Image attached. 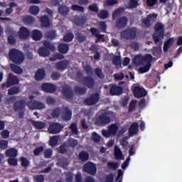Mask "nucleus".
<instances>
[{
	"label": "nucleus",
	"instance_id": "obj_1",
	"mask_svg": "<svg viewBox=\"0 0 182 182\" xmlns=\"http://www.w3.org/2000/svg\"><path fill=\"white\" fill-rule=\"evenodd\" d=\"M154 33L153 34V39L155 45L157 47L153 48V55L156 58H160L161 55V45L163 43V39H164V25L161 22H158L154 26Z\"/></svg>",
	"mask_w": 182,
	"mask_h": 182
},
{
	"label": "nucleus",
	"instance_id": "obj_2",
	"mask_svg": "<svg viewBox=\"0 0 182 182\" xmlns=\"http://www.w3.org/2000/svg\"><path fill=\"white\" fill-rule=\"evenodd\" d=\"M18 97H10L8 99V102L10 103H14L13 109L14 112L18 114L19 119H23V117L25 116V109L26 107V101L25 100H20L16 101Z\"/></svg>",
	"mask_w": 182,
	"mask_h": 182
},
{
	"label": "nucleus",
	"instance_id": "obj_3",
	"mask_svg": "<svg viewBox=\"0 0 182 182\" xmlns=\"http://www.w3.org/2000/svg\"><path fill=\"white\" fill-rule=\"evenodd\" d=\"M9 58L10 60L16 65H21V63H23V61L25 60V55L23 53L16 48H12L9 51Z\"/></svg>",
	"mask_w": 182,
	"mask_h": 182
},
{
	"label": "nucleus",
	"instance_id": "obj_4",
	"mask_svg": "<svg viewBox=\"0 0 182 182\" xmlns=\"http://www.w3.org/2000/svg\"><path fill=\"white\" fill-rule=\"evenodd\" d=\"M120 36L122 39H125V41H133L137 37V28H127L120 33Z\"/></svg>",
	"mask_w": 182,
	"mask_h": 182
},
{
	"label": "nucleus",
	"instance_id": "obj_5",
	"mask_svg": "<svg viewBox=\"0 0 182 182\" xmlns=\"http://www.w3.org/2000/svg\"><path fill=\"white\" fill-rule=\"evenodd\" d=\"M117 132H119V126L116 124H110L108 127V129H102V133L104 137H112V136H116Z\"/></svg>",
	"mask_w": 182,
	"mask_h": 182
},
{
	"label": "nucleus",
	"instance_id": "obj_6",
	"mask_svg": "<svg viewBox=\"0 0 182 182\" xmlns=\"http://www.w3.org/2000/svg\"><path fill=\"white\" fill-rule=\"evenodd\" d=\"M83 171L90 176H96V173H97V166L93 162L88 161L84 164Z\"/></svg>",
	"mask_w": 182,
	"mask_h": 182
},
{
	"label": "nucleus",
	"instance_id": "obj_7",
	"mask_svg": "<svg viewBox=\"0 0 182 182\" xmlns=\"http://www.w3.org/2000/svg\"><path fill=\"white\" fill-rule=\"evenodd\" d=\"M15 85H19V79H18L16 76L14 75V74L10 73L6 83L1 85V89L11 87V86H14Z\"/></svg>",
	"mask_w": 182,
	"mask_h": 182
},
{
	"label": "nucleus",
	"instance_id": "obj_8",
	"mask_svg": "<svg viewBox=\"0 0 182 182\" xmlns=\"http://www.w3.org/2000/svg\"><path fill=\"white\" fill-rule=\"evenodd\" d=\"M110 123V117L107 116V112H103L95 120V124L97 126H106Z\"/></svg>",
	"mask_w": 182,
	"mask_h": 182
},
{
	"label": "nucleus",
	"instance_id": "obj_9",
	"mask_svg": "<svg viewBox=\"0 0 182 182\" xmlns=\"http://www.w3.org/2000/svg\"><path fill=\"white\" fill-rule=\"evenodd\" d=\"M157 19V14H150L146 18L141 20V26L144 28H150L151 22H154Z\"/></svg>",
	"mask_w": 182,
	"mask_h": 182
},
{
	"label": "nucleus",
	"instance_id": "obj_10",
	"mask_svg": "<svg viewBox=\"0 0 182 182\" xmlns=\"http://www.w3.org/2000/svg\"><path fill=\"white\" fill-rule=\"evenodd\" d=\"M99 99H100V95L98 93H94L85 98L84 103L86 106H95L99 102Z\"/></svg>",
	"mask_w": 182,
	"mask_h": 182
},
{
	"label": "nucleus",
	"instance_id": "obj_11",
	"mask_svg": "<svg viewBox=\"0 0 182 182\" xmlns=\"http://www.w3.org/2000/svg\"><path fill=\"white\" fill-rule=\"evenodd\" d=\"M129 22V18L126 17V16L119 17L118 19L115 21V28L117 29H124L127 26V23Z\"/></svg>",
	"mask_w": 182,
	"mask_h": 182
},
{
	"label": "nucleus",
	"instance_id": "obj_12",
	"mask_svg": "<svg viewBox=\"0 0 182 182\" xmlns=\"http://www.w3.org/2000/svg\"><path fill=\"white\" fill-rule=\"evenodd\" d=\"M80 82L88 89H93L95 87V79L90 76L82 77Z\"/></svg>",
	"mask_w": 182,
	"mask_h": 182
},
{
	"label": "nucleus",
	"instance_id": "obj_13",
	"mask_svg": "<svg viewBox=\"0 0 182 182\" xmlns=\"http://www.w3.org/2000/svg\"><path fill=\"white\" fill-rule=\"evenodd\" d=\"M133 94L136 99H140L147 96V91H146V90L141 87L135 86L134 87Z\"/></svg>",
	"mask_w": 182,
	"mask_h": 182
},
{
	"label": "nucleus",
	"instance_id": "obj_14",
	"mask_svg": "<svg viewBox=\"0 0 182 182\" xmlns=\"http://www.w3.org/2000/svg\"><path fill=\"white\" fill-rule=\"evenodd\" d=\"M63 129V126L59 123L54 122L49 126L48 132L50 134H58V133H60V132H62Z\"/></svg>",
	"mask_w": 182,
	"mask_h": 182
},
{
	"label": "nucleus",
	"instance_id": "obj_15",
	"mask_svg": "<svg viewBox=\"0 0 182 182\" xmlns=\"http://www.w3.org/2000/svg\"><path fill=\"white\" fill-rule=\"evenodd\" d=\"M41 89L46 93H55L57 90L56 85L49 83V82H44L41 85Z\"/></svg>",
	"mask_w": 182,
	"mask_h": 182
},
{
	"label": "nucleus",
	"instance_id": "obj_16",
	"mask_svg": "<svg viewBox=\"0 0 182 182\" xmlns=\"http://www.w3.org/2000/svg\"><path fill=\"white\" fill-rule=\"evenodd\" d=\"M61 92L65 99H73V96H75L73 91H72V87L69 85L63 87Z\"/></svg>",
	"mask_w": 182,
	"mask_h": 182
},
{
	"label": "nucleus",
	"instance_id": "obj_17",
	"mask_svg": "<svg viewBox=\"0 0 182 182\" xmlns=\"http://www.w3.org/2000/svg\"><path fill=\"white\" fill-rule=\"evenodd\" d=\"M41 28H50V19L49 16L44 15L39 18Z\"/></svg>",
	"mask_w": 182,
	"mask_h": 182
},
{
	"label": "nucleus",
	"instance_id": "obj_18",
	"mask_svg": "<svg viewBox=\"0 0 182 182\" xmlns=\"http://www.w3.org/2000/svg\"><path fill=\"white\" fill-rule=\"evenodd\" d=\"M31 35V31L26 27H21L18 31V37L20 39H28Z\"/></svg>",
	"mask_w": 182,
	"mask_h": 182
},
{
	"label": "nucleus",
	"instance_id": "obj_19",
	"mask_svg": "<svg viewBox=\"0 0 182 182\" xmlns=\"http://www.w3.org/2000/svg\"><path fill=\"white\" fill-rule=\"evenodd\" d=\"M109 92L112 95V96H117L123 93V88L120 86L114 85L111 87Z\"/></svg>",
	"mask_w": 182,
	"mask_h": 182
},
{
	"label": "nucleus",
	"instance_id": "obj_20",
	"mask_svg": "<svg viewBox=\"0 0 182 182\" xmlns=\"http://www.w3.org/2000/svg\"><path fill=\"white\" fill-rule=\"evenodd\" d=\"M58 50L63 55H66L70 50V46L68 43H61L58 46Z\"/></svg>",
	"mask_w": 182,
	"mask_h": 182
},
{
	"label": "nucleus",
	"instance_id": "obj_21",
	"mask_svg": "<svg viewBox=\"0 0 182 182\" xmlns=\"http://www.w3.org/2000/svg\"><path fill=\"white\" fill-rule=\"evenodd\" d=\"M45 76H46V71L43 68H40L35 74V79L38 81H42L45 79Z\"/></svg>",
	"mask_w": 182,
	"mask_h": 182
},
{
	"label": "nucleus",
	"instance_id": "obj_22",
	"mask_svg": "<svg viewBox=\"0 0 182 182\" xmlns=\"http://www.w3.org/2000/svg\"><path fill=\"white\" fill-rule=\"evenodd\" d=\"M87 19L86 17L85 16H75L73 19V23H75V25H76V26H83V25H85V23H86L87 22Z\"/></svg>",
	"mask_w": 182,
	"mask_h": 182
},
{
	"label": "nucleus",
	"instance_id": "obj_23",
	"mask_svg": "<svg viewBox=\"0 0 182 182\" xmlns=\"http://www.w3.org/2000/svg\"><path fill=\"white\" fill-rule=\"evenodd\" d=\"M62 117L65 122H69L72 119V110L69 107H65L63 109V115Z\"/></svg>",
	"mask_w": 182,
	"mask_h": 182
},
{
	"label": "nucleus",
	"instance_id": "obj_24",
	"mask_svg": "<svg viewBox=\"0 0 182 182\" xmlns=\"http://www.w3.org/2000/svg\"><path fill=\"white\" fill-rule=\"evenodd\" d=\"M69 65V60H62L55 64V68L58 70H65Z\"/></svg>",
	"mask_w": 182,
	"mask_h": 182
},
{
	"label": "nucleus",
	"instance_id": "obj_25",
	"mask_svg": "<svg viewBox=\"0 0 182 182\" xmlns=\"http://www.w3.org/2000/svg\"><path fill=\"white\" fill-rule=\"evenodd\" d=\"M137 133H139V123L134 122L129 127V134L130 136H134Z\"/></svg>",
	"mask_w": 182,
	"mask_h": 182
},
{
	"label": "nucleus",
	"instance_id": "obj_26",
	"mask_svg": "<svg viewBox=\"0 0 182 182\" xmlns=\"http://www.w3.org/2000/svg\"><path fill=\"white\" fill-rule=\"evenodd\" d=\"M31 124L35 127V129H37L38 130H41L42 129H45L46 126V123L41 121H31Z\"/></svg>",
	"mask_w": 182,
	"mask_h": 182
},
{
	"label": "nucleus",
	"instance_id": "obj_27",
	"mask_svg": "<svg viewBox=\"0 0 182 182\" xmlns=\"http://www.w3.org/2000/svg\"><path fill=\"white\" fill-rule=\"evenodd\" d=\"M114 154L116 160H124V156H123V154L122 153V150H120V148L115 146L114 150Z\"/></svg>",
	"mask_w": 182,
	"mask_h": 182
},
{
	"label": "nucleus",
	"instance_id": "obj_28",
	"mask_svg": "<svg viewBox=\"0 0 182 182\" xmlns=\"http://www.w3.org/2000/svg\"><path fill=\"white\" fill-rule=\"evenodd\" d=\"M74 92L75 93H77L80 96H83V95H86L87 90L85 87H80L78 85H75L74 87Z\"/></svg>",
	"mask_w": 182,
	"mask_h": 182
},
{
	"label": "nucleus",
	"instance_id": "obj_29",
	"mask_svg": "<svg viewBox=\"0 0 182 182\" xmlns=\"http://www.w3.org/2000/svg\"><path fill=\"white\" fill-rule=\"evenodd\" d=\"M31 38L33 41H41L42 39V32L39 30H33L31 33Z\"/></svg>",
	"mask_w": 182,
	"mask_h": 182
},
{
	"label": "nucleus",
	"instance_id": "obj_30",
	"mask_svg": "<svg viewBox=\"0 0 182 182\" xmlns=\"http://www.w3.org/2000/svg\"><path fill=\"white\" fill-rule=\"evenodd\" d=\"M43 47L47 50H49V52H55L56 48H55V46L53 44L50 43L48 41H45L43 42Z\"/></svg>",
	"mask_w": 182,
	"mask_h": 182
},
{
	"label": "nucleus",
	"instance_id": "obj_31",
	"mask_svg": "<svg viewBox=\"0 0 182 182\" xmlns=\"http://www.w3.org/2000/svg\"><path fill=\"white\" fill-rule=\"evenodd\" d=\"M70 12L69 8L64 5H60L58 6V13L63 16H66Z\"/></svg>",
	"mask_w": 182,
	"mask_h": 182
},
{
	"label": "nucleus",
	"instance_id": "obj_32",
	"mask_svg": "<svg viewBox=\"0 0 182 182\" xmlns=\"http://www.w3.org/2000/svg\"><path fill=\"white\" fill-rule=\"evenodd\" d=\"M124 12V8L123 7H119L117 9H116L113 13H112V19L113 21H115L117 18H119L122 16V14Z\"/></svg>",
	"mask_w": 182,
	"mask_h": 182
},
{
	"label": "nucleus",
	"instance_id": "obj_33",
	"mask_svg": "<svg viewBox=\"0 0 182 182\" xmlns=\"http://www.w3.org/2000/svg\"><path fill=\"white\" fill-rule=\"evenodd\" d=\"M31 107L32 109L41 110L42 109H45V107H46L45 106V104H43V102H39L38 101H33V102L31 103Z\"/></svg>",
	"mask_w": 182,
	"mask_h": 182
},
{
	"label": "nucleus",
	"instance_id": "obj_34",
	"mask_svg": "<svg viewBox=\"0 0 182 182\" xmlns=\"http://www.w3.org/2000/svg\"><path fill=\"white\" fill-rule=\"evenodd\" d=\"M174 43V38H168L164 45V52H167L171 46Z\"/></svg>",
	"mask_w": 182,
	"mask_h": 182
},
{
	"label": "nucleus",
	"instance_id": "obj_35",
	"mask_svg": "<svg viewBox=\"0 0 182 182\" xmlns=\"http://www.w3.org/2000/svg\"><path fill=\"white\" fill-rule=\"evenodd\" d=\"M134 65H136V66H140L141 65H144V62L143 60V56L141 55H138L134 57L133 60Z\"/></svg>",
	"mask_w": 182,
	"mask_h": 182
},
{
	"label": "nucleus",
	"instance_id": "obj_36",
	"mask_svg": "<svg viewBox=\"0 0 182 182\" xmlns=\"http://www.w3.org/2000/svg\"><path fill=\"white\" fill-rule=\"evenodd\" d=\"M6 156L7 157H16L18 156V149L10 148L6 151Z\"/></svg>",
	"mask_w": 182,
	"mask_h": 182
},
{
	"label": "nucleus",
	"instance_id": "obj_37",
	"mask_svg": "<svg viewBox=\"0 0 182 182\" xmlns=\"http://www.w3.org/2000/svg\"><path fill=\"white\" fill-rule=\"evenodd\" d=\"M10 68L11 69L12 72H14V73H16V75H22L23 73V70L15 64H11Z\"/></svg>",
	"mask_w": 182,
	"mask_h": 182
},
{
	"label": "nucleus",
	"instance_id": "obj_38",
	"mask_svg": "<svg viewBox=\"0 0 182 182\" xmlns=\"http://www.w3.org/2000/svg\"><path fill=\"white\" fill-rule=\"evenodd\" d=\"M38 54L40 56H42V58H46L50 55V52L44 47H40L38 48Z\"/></svg>",
	"mask_w": 182,
	"mask_h": 182
},
{
	"label": "nucleus",
	"instance_id": "obj_39",
	"mask_svg": "<svg viewBox=\"0 0 182 182\" xmlns=\"http://www.w3.org/2000/svg\"><path fill=\"white\" fill-rule=\"evenodd\" d=\"M18 93H21V87H12L8 90V95L9 96H13L14 95H18Z\"/></svg>",
	"mask_w": 182,
	"mask_h": 182
},
{
	"label": "nucleus",
	"instance_id": "obj_40",
	"mask_svg": "<svg viewBox=\"0 0 182 182\" xmlns=\"http://www.w3.org/2000/svg\"><path fill=\"white\" fill-rule=\"evenodd\" d=\"M20 161L21 167H23L24 168H28V167H29L31 164L29 159H26L25 156H21Z\"/></svg>",
	"mask_w": 182,
	"mask_h": 182
},
{
	"label": "nucleus",
	"instance_id": "obj_41",
	"mask_svg": "<svg viewBox=\"0 0 182 182\" xmlns=\"http://www.w3.org/2000/svg\"><path fill=\"white\" fill-rule=\"evenodd\" d=\"M119 166H120V164L117 162L110 161L107 164V166L109 170H114V171L119 168Z\"/></svg>",
	"mask_w": 182,
	"mask_h": 182
},
{
	"label": "nucleus",
	"instance_id": "obj_42",
	"mask_svg": "<svg viewBox=\"0 0 182 182\" xmlns=\"http://www.w3.org/2000/svg\"><path fill=\"white\" fill-rule=\"evenodd\" d=\"M23 22L25 25H32L35 22V18L31 16H26L23 18Z\"/></svg>",
	"mask_w": 182,
	"mask_h": 182
},
{
	"label": "nucleus",
	"instance_id": "obj_43",
	"mask_svg": "<svg viewBox=\"0 0 182 182\" xmlns=\"http://www.w3.org/2000/svg\"><path fill=\"white\" fill-rule=\"evenodd\" d=\"M56 31L53 30L47 31L46 33V38H47V39H50V41H53V39H56Z\"/></svg>",
	"mask_w": 182,
	"mask_h": 182
},
{
	"label": "nucleus",
	"instance_id": "obj_44",
	"mask_svg": "<svg viewBox=\"0 0 182 182\" xmlns=\"http://www.w3.org/2000/svg\"><path fill=\"white\" fill-rule=\"evenodd\" d=\"M60 112H62L61 107H57L51 112V116L53 119H58L60 116Z\"/></svg>",
	"mask_w": 182,
	"mask_h": 182
},
{
	"label": "nucleus",
	"instance_id": "obj_45",
	"mask_svg": "<svg viewBox=\"0 0 182 182\" xmlns=\"http://www.w3.org/2000/svg\"><path fill=\"white\" fill-rule=\"evenodd\" d=\"M79 159L81 161H87V160H89V154L85 151H82L79 154Z\"/></svg>",
	"mask_w": 182,
	"mask_h": 182
},
{
	"label": "nucleus",
	"instance_id": "obj_46",
	"mask_svg": "<svg viewBox=\"0 0 182 182\" xmlns=\"http://www.w3.org/2000/svg\"><path fill=\"white\" fill-rule=\"evenodd\" d=\"M144 60V65L146 63V65H151V62L153 60V56L150 54H146L145 55L142 56Z\"/></svg>",
	"mask_w": 182,
	"mask_h": 182
},
{
	"label": "nucleus",
	"instance_id": "obj_47",
	"mask_svg": "<svg viewBox=\"0 0 182 182\" xmlns=\"http://www.w3.org/2000/svg\"><path fill=\"white\" fill-rule=\"evenodd\" d=\"M139 6V1L137 0H129L128 4V9H136Z\"/></svg>",
	"mask_w": 182,
	"mask_h": 182
},
{
	"label": "nucleus",
	"instance_id": "obj_48",
	"mask_svg": "<svg viewBox=\"0 0 182 182\" xmlns=\"http://www.w3.org/2000/svg\"><path fill=\"white\" fill-rule=\"evenodd\" d=\"M98 18L100 19H107L109 18V11L107 10H102L98 14Z\"/></svg>",
	"mask_w": 182,
	"mask_h": 182
},
{
	"label": "nucleus",
	"instance_id": "obj_49",
	"mask_svg": "<svg viewBox=\"0 0 182 182\" xmlns=\"http://www.w3.org/2000/svg\"><path fill=\"white\" fill-rule=\"evenodd\" d=\"M15 6H18V4H16L15 2H11L9 4V8L6 9V15H11V14L14 12V8H15Z\"/></svg>",
	"mask_w": 182,
	"mask_h": 182
},
{
	"label": "nucleus",
	"instance_id": "obj_50",
	"mask_svg": "<svg viewBox=\"0 0 182 182\" xmlns=\"http://www.w3.org/2000/svg\"><path fill=\"white\" fill-rule=\"evenodd\" d=\"M90 50L95 53L94 59H95V60H99L100 59V53L97 51V48L92 46Z\"/></svg>",
	"mask_w": 182,
	"mask_h": 182
},
{
	"label": "nucleus",
	"instance_id": "obj_51",
	"mask_svg": "<svg viewBox=\"0 0 182 182\" xmlns=\"http://www.w3.org/2000/svg\"><path fill=\"white\" fill-rule=\"evenodd\" d=\"M75 38V36L72 33H66L63 37L64 42H72Z\"/></svg>",
	"mask_w": 182,
	"mask_h": 182
},
{
	"label": "nucleus",
	"instance_id": "obj_52",
	"mask_svg": "<svg viewBox=\"0 0 182 182\" xmlns=\"http://www.w3.org/2000/svg\"><path fill=\"white\" fill-rule=\"evenodd\" d=\"M136 106H137V100H134L131 101L129 105V112L131 113L134 112V110H136Z\"/></svg>",
	"mask_w": 182,
	"mask_h": 182
},
{
	"label": "nucleus",
	"instance_id": "obj_53",
	"mask_svg": "<svg viewBox=\"0 0 182 182\" xmlns=\"http://www.w3.org/2000/svg\"><path fill=\"white\" fill-rule=\"evenodd\" d=\"M151 68V64H146L144 67H141L139 69V72L141 73H147L150 68Z\"/></svg>",
	"mask_w": 182,
	"mask_h": 182
},
{
	"label": "nucleus",
	"instance_id": "obj_54",
	"mask_svg": "<svg viewBox=\"0 0 182 182\" xmlns=\"http://www.w3.org/2000/svg\"><path fill=\"white\" fill-rule=\"evenodd\" d=\"M71 9L77 12H85V7L76 4L72 5Z\"/></svg>",
	"mask_w": 182,
	"mask_h": 182
},
{
	"label": "nucleus",
	"instance_id": "obj_55",
	"mask_svg": "<svg viewBox=\"0 0 182 182\" xmlns=\"http://www.w3.org/2000/svg\"><path fill=\"white\" fill-rule=\"evenodd\" d=\"M99 29H100L101 32L106 33V31H107V24H106V22L105 21L100 22Z\"/></svg>",
	"mask_w": 182,
	"mask_h": 182
},
{
	"label": "nucleus",
	"instance_id": "obj_56",
	"mask_svg": "<svg viewBox=\"0 0 182 182\" xmlns=\"http://www.w3.org/2000/svg\"><path fill=\"white\" fill-rule=\"evenodd\" d=\"M45 148L43 146H38L33 150L34 156H41V153L43 152Z\"/></svg>",
	"mask_w": 182,
	"mask_h": 182
},
{
	"label": "nucleus",
	"instance_id": "obj_57",
	"mask_svg": "<svg viewBox=\"0 0 182 182\" xmlns=\"http://www.w3.org/2000/svg\"><path fill=\"white\" fill-rule=\"evenodd\" d=\"M60 73L58 71H54L51 73L50 77L53 80H59L60 79Z\"/></svg>",
	"mask_w": 182,
	"mask_h": 182
},
{
	"label": "nucleus",
	"instance_id": "obj_58",
	"mask_svg": "<svg viewBox=\"0 0 182 182\" xmlns=\"http://www.w3.org/2000/svg\"><path fill=\"white\" fill-rule=\"evenodd\" d=\"M30 12L32 15H38L39 14V7L37 6H31Z\"/></svg>",
	"mask_w": 182,
	"mask_h": 182
},
{
	"label": "nucleus",
	"instance_id": "obj_59",
	"mask_svg": "<svg viewBox=\"0 0 182 182\" xmlns=\"http://www.w3.org/2000/svg\"><path fill=\"white\" fill-rule=\"evenodd\" d=\"M53 154V151L52 149H47L44 151V157L45 159H50L52 157V154Z\"/></svg>",
	"mask_w": 182,
	"mask_h": 182
},
{
	"label": "nucleus",
	"instance_id": "obj_60",
	"mask_svg": "<svg viewBox=\"0 0 182 182\" xmlns=\"http://www.w3.org/2000/svg\"><path fill=\"white\" fill-rule=\"evenodd\" d=\"M112 63L115 66H119L120 63H122V60L120 59V56L114 55L112 58Z\"/></svg>",
	"mask_w": 182,
	"mask_h": 182
},
{
	"label": "nucleus",
	"instance_id": "obj_61",
	"mask_svg": "<svg viewBox=\"0 0 182 182\" xmlns=\"http://www.w3.org/2000/svg\"><path fill=\"white\" fill-rule=\"evenodd\" d=\"M35 182H43L45 181V176L43 175H36L33 176Z\"/></svg>",
	"mask_w": 182,
	"mask_h": 182
},
{
	"label": "nucleus",
	"instance_id": "obj_62",
	"mask_svg": "<svg viewBox=\"0 0 182 182\" xmlns=\"http://www.w3.org/2000/svg\"><path fill=\"white\" fill-rule=\"evenodd\" d=\"M100 136L97 134L96 132H93L92 135V139L93 140L94 143H99L100 141Z\"/></svg>",
	"mask_w": 182,
	"mask_h": 182
},
{
	"label": "nucleus",
	"instance_id": "obj_63",
	"mask_svg": "<svg viewBox=\"0 0 182 182\" xmlns=\"http://www.w3.org/2000/svg\"><path fill=\"white\" fill-rule=\"evenodd\" d=\"M58 136H53L50 138V146H56L58 144Z\"/></svg>",
	"mask_w": 182,
	"mask_h": 182
},
{
	"label": "nucleus",
	"instance_id": "obj_64",
	"mask_svg": "<svg viewBox=\"0 0 182 182\" xmlns=\"http://www.w3.org/2000/svg\"><path fill=\"white\" fill-rule=\"evenodd\" d=\"M114 181V175L113 173H109L105 177V182H113Z\"/></svg>",
	"mask_w": 182,
	"mask_h": 182
}]
</instances>
